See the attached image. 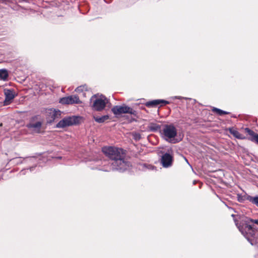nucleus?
Returning a JSON list of instances; mask_svg holds the SVG:
<instances>
[{
  "instance_id": "f257e3e1",
  "label": "nucleus",
  "mask_w": 258,
  "mask_h": 258,
  "mask_svg": "<svg viewBox=\"0 0 258 258\" xmlns=\"http://www.w3.org/2000/svg\"><path fill=\"white\" fill-rule=\"evenodd\" d=\"M102 152L112 161L113 168L116 170H124L129 166V163L125 160V154L121 148L114 147H105Z\"/></svg>"
},
{
  "instance_id": "f03ea898",
  "label": "nucleus",
  "mask_w": 258,
  "mask_h": 258,
  "mask_svg": "<svg viewBox=\"0 0 258 258\" xmlns=\"http://www.w3.org/2000/svg\"><path fill=\"white\" fill-rule=\"evenodd\" d=\"M237 227L251 245L258 243V229L247 223L243 226H237Z\"/></svg>"
},
{
  "instance_id": "7ed1b4c3",
  "label": "nucleus",
  "mask_w": 258,
  "mask_h": 258,
  "mask_svg": "<svg viewBox=\"0 0 258 258\" xmlns=\"http://www.w3.org/2000/svg\"><path fill=\"white\" fill-rule=\"evenodd\" d=\"M161 134L165 140L171 142L177 135V129L173 124H165Z\"/></svg>"
},
{
  "instance_id": "20e7f679",
  "label": "nucleus",
  "mask_w": 258,
  "mask_h": 258,
  "mask_svg": "<svg viewBox=\"0 0 258 258\" xmlns=\"http://www.w3.org/2000/svg\"><path fill=\"white\" fill-rule=\"evenodd\" d=\"M93 101V109L96 111H101L108 103V99L103 95L98 97L96 95L93 96L91 99Z\"/></svg>"
},
{
  "instance_id": "39448f33",
  "label": "nucleus",
  "mask_w": 258,
  "mask_h": 258,
  "mask_svg": "<svg viewBox=\"0 0 258 258\" xmlns=\"http://www.w3.org/2000/svg\"><path fill=\"white\" fill-rule=\"evenodd\" d=\"M111 111L116 115H120L122 113L136 114L135 110L125 105L115 106L112 108Z\"/></svg>"
},
{
  "instance_id": "423d86ee",
  "label": "nucleus",
  "mask_w": 258,
  "mask_h": 258,
  "mask_svg": "<svg viewBox=\"0 0 258 258\" xmlns=\"http://www.w3.org/2000/svg\"><path fill=\"white\" fill-rule=\"evenodd\" d=\"M37 119V116L32 117L30 119L29 123L26 125V126L33 133H40L42 122L41 121H37L36 122H35Z\"/></svg>"
},
{
  "instance_id": "0eeeda50",
  "label": "nucleus",
  "mask_w": 258,
  "mask_h": 258,
  "mask_svg": "<svg viewBox=\"0 0 258 258\" xmlns=\"http://www.w3.org/2000/svg\"><path fill=\"white\" fill-rule=\"evenodd\" d=\"M76 118L75 117H69L64 118L58 122L56 127L58 128H63L73 125L76 123Z\"/></svg>"
},
{
  "instance_id": "6e6552de",
  "label": "nucleus",
  "mask_w": 258,
  "mask_h": 258,
  "mask_svg": "<svg viewBox=\"0 0 258 258\" xmlns=\"http://www.w3.org/2000/svg\"><path fill=\"white\" fill-rule=\"evenodd\" d=\"M80 102L79 98L77 95H71L63 97L60 98L59 100V103L62 104H78Z\"/></svg>"
},
{
  "instance_id": "1a4fd4ad",
  "label": "nucleus",
  "mask_w": 258,
  "mask_h": 258,
  "mask_svg": "<svg viewBox=\"0 0 258 258\" xmlns=\"http://www.w3.org/2000/svg\"><path fill=\"white\" fill-rule=\"evenodd\" d=\"M173 157L169 153H165L162 156L161 162L165 168H168L172 165Z\"/></svg>"
},
{
  "instance_id": "9d476101",
  "label": "nucleus",
  "mask_w": 258,
  "mask_h": 258,
  "mask_svg": "<svg viewBox=\"0 0 258 258\" xmlns=\"http://www.w3.org/2000/svg\"><path fill=\"white\" fill-rule=\"evenodd\" d=\"M5 99L4 101V105L6 106L10 104L15 98V94L11 90H7L5 91Z\"/></svg>"
},
{
  "instance_id": "9b49d317",
  "label": "nucleus",
  "mask_w": 258,
  "mask_h": 258,
  "mask_svg": "<svg viewBox=\"0 0 258 258\" xmlns=\"http://www.w3.org/2000/svg\"><path fill=\"white\" fill-rule=\"evenodd\" d=\"M245 132L250 136V140L258 144V134L248 128H245Z\"/></svg>"
},
{
  "instance_id": "f8f14e48",
  "label": "nucleus",
  "mask_w": 258,
  "mask_h": 258,
  "mask_svg": "<svg viewBox=\"0 0 258 258\" xmlns=\"http://www.w3.org/2000/svg\"><path fill=\"white\" fill-rule=\"evenodd\" d=\"M161 103H164L165 104H168L169 102L164 100H154L152 101H148L146 102V106L147 107H153L156 106Z\"/></svg>"
},
{
  "instance_id": "ddd939ff",
  "label": "nucleus",
  "mask_w": 258,
  "mask_h": 258,
  "mask_svg": "<svg viewBox=\"0 0 258 258\" xmlns=\"http://www.w3.org/2000/svg\"><path fill=\"white\" fill-rule=\"evenodd\" d=\"M160 128V125L155 123H150L149 124L148 126V129L151 132H156L158 131Z\"/></svg>"
},
{
  "instance_id": "4468645a",
  "label": "nucleus",
  "mask_w": 258,
  "mask_h": 258,
  "mask_svg": "<svg viewBox=\"0 0 258 258\" xmlns=\"http://www.w3.org/2000/svg\"><path fill=\"white\" fill-rule=\"evenodd\" d=\"M229 130L230 134L233 135V136H234L235 138L239 139H243L242 135L240 134L237 130L232 128H229Z\"/></svg>"
},
{
  "instance_id": "2eb2a0df",
  "label": "nucleus",
  "mask_w": 258,
  "mask_h": 258,
  "mask_svg": "<svg viewBox=\"0 0 258 258\" xmlns=\"http://www.w3.org/2000/svg\"><path fill=\"white\" fill-rule=\"evenodd\" d=\"M51 118L54 120L56 118H58L61 115L60 111L58 110H51L50 112Z\"/></svg>"
},
{
  "instance_id": "dca6fc26",
  "label": "nucleus",
  "mask_w": 258,
  "mask_h": 258,
  "mask_svg": "<svg viewBox=\"0 0 258 258\" xmlns=\"http://www.w3.org/2000/svg\"><path fill=\"white\" fill-rule=\"evenodd\" d=\"M109 118L108 115H103L101 117L94 116V120L98 123H103Z\"/></svg>"
},
{
  "instance_id": "f3484780",
  "label": "nucleus",
  "mask_w": 258,
  "mask_h": 258,
  "mask_svg": "<svg viewBox=\"0 0 258 258\" xmlns=\"http://www.w3.org/2000/svg\"><path fill=\"white\" fill-rule=\"evenodd\" d=\"M8 77V73L6 70H0V79L6 80Z\"/></svg>"
},
{
  "instance_id": "a211bd4d",
  "label": "nucleus",
  "mask_w": 258,
  "mask_h": 258,
  "mask_svg": "<svg viewBox=\"0 0 258 258\" xmlns=\"http://www.w3.org/2000/svg\"><path fill=\"white\" fill-rule=\"evenodd\" d=\"M247 200H248L250 202L254 204L258 207V196L252 197L248 196L247 198Z\"/></svg>"
},
{
  "instance_id": "6ab92c4d",
  "label": "nucleus",
  "mask_w": 258,
  "mask_h": 258,
  "mask_svg": "<svg viewBox=\"0 0 258 258\" xmlns=\"http://www.w3.org/2000/svg\"><path fill=\"white\" fill-rule=\"evenodd\" d=\"M212 111L213 112H214L217 113V114H218L220 115H224V114H229V112H228L223 111V110H222L221 109H218V108H215V107H214L213 108Z\"/></svg>"
},
{
  "instance_id": "aec40b11",
  "label": "nucleus",
  "mask_w": 258,
  "mask_h": 258,
  "mask_svg": "<svg viewBox=\"0 0 258 258\" xmlns=\"http://www.w3.org/2000/svg\"><path fill=\"white\" fill-rule=\"evenodd\" d=\"M10 161L13 162L14 164H18L22 163L23 159L22 157H17L10 160Z\"/></svg>"
},
{
  "instance_id": "412c9836",
  "label": "nucleus",
  "mask_w": 258,
  "mask_h": 258,
  "mask_svg": "<svg viewBox=\"0 0 258 258\" xmlns=\"http://www.w3.org/2000/svg\"><path fill=\"white\" fill-rule=\"evenodd\" d=\"M134 139L137 141L140 140L141 137L140 134L135 133L133 134Z\"/></svg>"
},
{
  "instance_id": "4be33fe9",
  "label": "nucleus",
  "mask_w": 258,
  "mask_h": 258,
  "mask_svg": "<svg viewBox=\"0 0 258 258\" xmlns=\"http://www.w3.org/2000/svg\"><path fill=\"white\" fill-rule=\"evenodd\" d=\"M34 168V167H32L30 169H27L26 170H22V171H21L20 173L21 175H24L25 174V172H26V170L28 171L29 170L30 171H31Z\"/></svg>"
},
{
  "instance_id": "5701e85b",
  "label": "nucleus",
  "mask_w": 258,
  "mask_h": 258,
  "mask_svg": "<svg viewBox=\"0 0 258 258\" xmlns=\"http://www.w3.org/2000/svg\"><path fill=\"white\" fill-rule=\"evenodd\" d=\"M84 88V86H80V87H78V88H77L76 89L75 91L77 92H80L83 91Z\"/></svg>"
},
{
  "instance_id": "b1692460",
  "label": "nucleus",
  "mask_w": 258,
  "mask_h": 258,
  "mask_svg": "<svg viewBox=\"0 0 258 258\" xmlns=\"http://www.w3.org/2000/svg\"><path fill=\"white\" fill-rule=\"evenodd\" d=\"M250 221L257 224L258 225V220L257 219H249Z\"/></svg>"
},
{
  "instance_id": "393cba45",
  "label": "nucleus",
  "mask_w": 258,
  "mask_h": 258,
  "mask_svg": "<svg viewBox=\"0 0 258 258\" xmlns=\"http://www.w3.org/2000/svg\"><path fill=\"white\" fill-rule=\"evenodd\" d=\"M246 220L245 221V223L242 224V226L244 225L246 223H247L248 224V221H250V219H247V218H246ZM237 226H238L237 224H236ZM239 226H241V225H239Z\"/></svg>"
}]
</instances>
